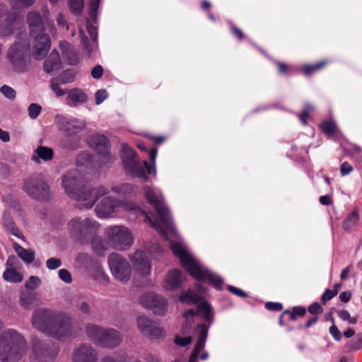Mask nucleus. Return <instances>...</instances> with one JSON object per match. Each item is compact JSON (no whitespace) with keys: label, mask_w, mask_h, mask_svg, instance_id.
<instances>
[{"label":"nucleus","mask_w":362,"mask_h":362,"mask_svg":"<svg viewBox=\"0 0 362 362\" xmlns=\"http://www.w3.org/2000/svg\"><path fill=\"white\" fill-rule=\"evenodd\" d=\"M108 93L105 89L98 90L95 95L96 105L101 104L107 98Z\"/></svg>","instance_id":"obj_54"},{"label":"nucleus","mask_w":362,"mask_h":362,"mask_svg":"<svg viewBox=\"0 0 362 362\" xmlns=\"http://www.w3.org/2000/svg\"><path fill=\"white\" fill-rule=\"evenodd\" d=\"M129 259L136 276L146 277L151 274V262L144 250L141 249L136 250L129 256Z\"/></svg>","instance_id":"obj_12"},{"label":"nucleus","mask_w":362,"mask_h":362,"mask_svg":"<svg viewBox=\"0 0 362 362\" xmlns=\"http://www.w3.org/2000/svg\"><path fill=\"white\" fill-rule=\"evenodd\" d=\"M53 150L47 146H38L34 151L32 156V160L37 163H40L41 160L48 161L53 158Z\"/></svg>","instance_id":"obj_27"},{"label":"nucleus","mask_w":362,"mask_h":362,"mask_svg":"<svg viewBox=\"0 0 362 362\" xmlns=\"http://www.w3.org/2000/svg\"><path fill=\"white\" fill-rule=\"evenodd\" d=\"M336 295L333 293L332 289L328 288H325L324 293L320 296L322 305H325L327 302L334 298Z\"/></svg>","instance_id":"obj_51"},{"label":"nucleus","mask_w":362,"mask_h":362,"mask_svg":"<svg viewBox=\"0 0 362 362\" xmlns=\"http://www.w3.org/2000/svg\"><path fill=\"white\" fill-rule=\"evenodd\" d=\"M120 210L133 213L138 212L145 215L143 209L132 202H125L112 197H104L95 209V214L99 218H107Z\"/></svg>","instance_id":"obj_4"},{"label":"nucleus","mask_w":362,"mask_h":362,"mask_svg":"<svg viewBox=\"0 0 362 362\" xmlns=\"http://www.w3.org/2000/svg\"><path fill=\"white\" fill-rule=\"evenodd\" d=\"M36 300V294L31 293H23L20 297L21 305L25 308H29Z\"/></svg>","instance_id":"obj_38"},{"label":"nucleus","mask_w":362,"mask_h":362,"mask_svg":"<svg viewBox=\"0 0 362 362\" xmlns=\"http://www.w3.org/2000/svg\"><path fill=\"white\" fill-rule=\"evenodd\" d=\"M61 67L62 62L59 54L57 50H53L44 62V70L46 73L49 74L60 69Z\"/></svg>","instance_id":"obj_25"},{"label":"nucleus","mask_w":362,"mask_h":362,"mask_svg":"<svg viewBox=\"0 0 362 362\" xmlns=\"http://www.w3.org/2000/svg\"><path fill=\"white\" fill-rule=\"evenodd\" d=\"M100 6V0H90V18L95 22L97 18V11Z\"/></svg>","instance_id":"obj_45"},{"label":"nucleus","mask_w":362,"mask_h":362,"mask_svg":"<svg viewBox=\"0 0 362 362\" xmlns=\"http://www.w3.org/2000/svg\"><path fill=\"white\" fill-rule=\"evenodd\" d=\"M314 107L310 105H306L301 113L299 115V118L302 124H307V119L308 118L310 113L313 110Z\"/></svg>","instance_id":"obj_52"},{"label":"nucleus","mask_w":362,"mask_h":362,"mask_svg":"<svg viewBox=\"0 0 362 362\" xmlns=\"http://www.w3.org/2000/svg\"><path fill=\"white\" fill-rule=\"evenodd\" d=\"M112 192L120 195H127L134 192V187L129 184L124 183L113 186Z\"/></svg>","instance_id":"obj_39"},{"label":"nucleus","mask_w":362,"mask_h":362,"mask_svg":"<svg viewBox=\"0 0 362 362\" xmlns=\"http://www.w3.org/2000/svg\"><path fill=\"white\" fill-rule=\"evenodd\" d=\"M108 264L115 279L127 283L132 276V267L129 262L117 253H112L108 257Z\"/></svg>","instance_id":"obj_9"},{"label":"nucleus","mask_w":362,"mask_h":362,"mask_svg":"<svg viewBox=\"0 0 362 362\" xmlns=\"http://www.w3.org/2000/svg\"><path fill=\"white\" fill-rule=\"evenodd\" d=\"M41 106L36 103L30 104L28 108L29 117L33 119H36L39 116V115L41 112Z\"/></svg>","instance_id":"obj_44"},{"label":"nucleus","mask_w":362,"mask_h":362,"mask_svg":"<svg viewBox=\"0 0 362 362\" xmlns=\"http://www.w3.org/2000/svg\"><path fill=\"white\" fill-rule=\"evenodd\" d=\"M62 84L61 81L55 77L49 81V87L57 97H62L66 93V90L60 87Z\"/></svg>","instance_id":"obj_40"},{"label":"nucleus","mask_w":362,"mask_h":362,"mask_svg":"<svg viewBox=\"0 0 362 362\" xmlns=\"http://www.w3.org/2000/svg\"><path fill=\"white\" fill-rule=\"evenodd\" d=\"M354 170V168L348 161H344L340 166V174L341 176H346Z\"/></svg>","instance_id":"obj_56"},{"label":"nucleus","mask_w":362,"mask_h":362,"mask_svg":"<svg viewBox=\"0 0 362 362\" xmlns=\"http://www.w3.org/2000/svg\"><path fill=\"white\" fill-rule=\"evenodd\" d=\"M101 362H128V360L126 354L114 353L103 357L101 359Z\"/></svg>","instance_id":"obj_42"},{"label":"nucleus","mask_w":362,"mask_h":362,"mask_svg":"<svg viewBox=\"0 0 362 362\" xmlns=\"http://www.w3.org/2000/svg\"><path fill=\"white\" fill-rule=\"evenodd\" d=\"M191 341H192L191 337H177L175 339V343L181 346H185L187 344H190Z\"/></svg>","instance_id":"obj_59"},{"label":"nucleus","mask_w":362,"mask_h":362,"mask_svg":"<svg viewBox=\"0 0 362 362\" xmlns=\"http://www.w3.org/2000/svg\"><path fill=\"white\" fill-rule=\"evenodd\" d=\"M40 283L41 280L38 276H31L25 286L28 289L35 290L40 286Z\"/></svg>","instance_id":"obj_48"},{"label":"nucleus","mask_w":362,"mask_h":362,"mask_svg":"<svg viewBox=\"0 0 362 362\" xmlns=\"http://www.w3.org/2000/svg\"><path fill=\"white\" fill-rule=\"evenodd\" d=\"M157 148H153L151 149L150 152V158L152 162V165H149L147 161L144 160L143 161V165L146 168L148 173L149 175L153 174V175H156V169L155 166V162L157 156Z\"/></svg>","instance_id":"obj_37"},{"label":"nucleus","mask_w":362,"mask_h":362,"mask_svg":"<svg viewBox=\"0 0 362 362\" xmlns=\"http://www.w3.org/2000/svg\"><path fill=\"white\" fill-rule=\"evenodd\" d=\"M144 194L148 202L153 206L158 214V218L155 221H153L147 214L144 215L145 221L149 222L162 237L170 240L171 250L175 256L179 257L182 266L194 278L200 281H209L217 290H221L223 279L216 274L204 267L189 252L182 243L173 240L174 238H177L176 228L174 227L169 210L164 204L160 190L146 185L144 187ZM134 214L138 216H143L138 211Z\"/></svg>","instance_id":"obj_1"},{"label":"nucleus","mask_w":362,"mask_h":362,"mask_svg":"<svg viewBox=\"0 0 362 362\" xmlns=\"http://www.w3.org/2000/svg\"><path fill=\"white\" fill-rule=\"evenodd\" d=\"M27 21L30 27V35L34 37L35 58L40 59L44 57L51 47V41L48 35L45 34V25L41 15L36 11H30L27 16Z\"/></svg>","instance_id":"obj_3"},{"label":"nucleus","mask_w":362,"mask_h":362,"mask_svg":"<svg viewBox=\"0 0 362 362\" xmlns=\"http://www.w3.org/2000/svg\"><path fill=\"white\" fill-rule=\"evenodd\" d=\"M69 6L73 12L79 13L83 8V0H69Z\"/></svg>","instance_id":"obj_47"},{"label":"nucleus","mask_w":362,"mask_h":362,"mask_svg":"<svg viewBox=\"0 0 362 362\" xmlns=\"http://www.w3.org/2000/svg\"><path fill=\"white\" fill-rule=\"evenodd\" d=\"M13 248L21 259L27 264L33 262L35 259V252L30 249H25L16 243H13Z\"/></svg>","instance_id":"obj_31"},{"label":"nucleus","mask_w":362,"mask_h":362,"mask_svg":"<svg viewBox=\"0 0 362 362\" xmlns=\"http://www.w3.org/2000/svg\"><path fill=\"white\" fill-rule=\"evenodd\" d=\"M88 143L89 146L97 151L98 154L103 156L110 155V143L104 135L99 134H93L88 137Z\"/></svg>","instance_id":"obj_19"},{"label":"nucleus","mask_w":362,"mask_h":362,"mask_svg":"<svg viewBox=\"0 0 362 362\" xmlns=\"http://www.w3.org/2000/svg\"><path fill=\"white\" fill-rule=\"evenodd\" d=\"M198 341L194 346V351L189 358V362H197L199 352L204 348L208 334L209 327L205 325H200L197 328Z\"/></svg>","instance_id":"obj_21"},{"label":"nucleus","mask_w":362,"mask_h":362,"mask_svg":"<svg viewBox=\"0 0 362 362\" xmlns=\"http://www.w3.org/2000/svg\"><path fill=\"white\" fill-rule=\"evenodd\" d=\"M329 118L323 119L318 124V129L325 134L327 140L334 142H339V140H343L351 144L334 119L331 110H329Z\"/></svg>","instance_id":"obj_11"},{"label":"nucleus","mask_w":362,"mask_h":362,"mask_svg":"<svg viewBox=\"0 0 362 362\" xmlns=\"http://www.w3.org/2000/svg\"><path fill=\"white\" fill-rule=\"evenodd\" d=\"M329 334L332 335L333 339L337 341H339L342 338V333L339 329L338 327L336 325L335 322H333V325H332L329 328Z\"/></svg>","instance_id":"obj_50"},{"label":"nucleus","mask_w":362,"mask_h":362,"mask_svg":"<svg viewBox=\"0 0 362 362\" xmlns=\"http://www.w3.org/2000/svg\"><path fill=\"white\" fill-rule=\"evenodd\" d=\"M23 189L31 197L40 201H47L49 198V187L41 174H36L28 178Z\"/></svg>","instance_id":"obj_7"},{"label":"nucleus","mask_w":362,"mask_h":362,"mask_svg":"<svg viewBox=\"0 0 362 362\" xmlns=\"http://www.w3.org/2000/svg\"><path fill=\"white\" fill-rule=\"evenodd\" d=\"M77 308L84 314H89L91 311L89 304L86 301L79 302L77 305Z\"/></svg>","instance_id":"obj_60"},{"label":"nucleus","mask_w":362,"mask_h":362,"mask_svg":"<svg viewBox=\"0 0 362 362\" xmlns=\"http://www.w3.org/2000/svg\"><path fill=\"white\" fill-rule=\"evenodd\" d=\"M77 72L74 69H67L56 77L62 83H70L75 81Z\"/></svg>","instance_id":"obj_35"},{"label":"nucleus","mask_w":362,"mask_h":362,"mask_svg":"<svg viewBox=\"0 0 362 362\" xmlns=\"http://www.w3.org/2000/svg\"><path fill=\"white\" fill-rule=\"evenodd\" d=\"M198 310L203 318L211 324L212 322V318L210 305L206 301H202L198 304ZM209 325H210L206 326L209 327Z\"/></svg>","instance_id":"obj_36"},{"label":"nucleus","mask_w":362,"mask_h":362,"mask_svg":"<svg viewBox=\"0 0 362 362\" xmlns=\"http://www.w3.org/2000/svg\"><path fill=\"white\" fill-rule=\"evenodd\" d=\"M2 223L3 226L13 235L21 239H24L23 235L16 226L14 222L11 219L10 212H4L2 219Z\"/></svg>","instance_id":"obj_29"},{"label":"nucleus","mask_w":362,"mask_h":362,"mask_svg":"<svg viewBox=\"0 0 362 362\" xmlns=\"http://www.w3.org/2000/svg\"><path fill=\"white\" fill-rule=\"evenodd\" d=\"M98 228L99 223L89 218L83 220L75 218L69 223V228L71 233L79 236L95 233Z\"/></svg>","instance_id":"obj_13"},{"label":"nucleus","mask_w":362,"mask_h":362,"mask_svg":"<svg viewBox=\"0 0 362 362\" xmlns=\"http://www.w3.org/2000/svg\"><path fill=\"white\" fill-rule=\"evenodd\" d=\"M91 246L98 255H103L107 250V243L101 237L95 236L92 238Z\"/></svg>","instance_id":"obj_34"},{"label":"nucleus","mask_w":362,"mask_h":362,"mask_svg":"<svg viewBox=\"0 0 362 362\" xmlns=\"http://www.w3.org/2000/svg\"><path fill=\"white\" fill-rule=\"evenodd\" d=\"M103 74V69L100 65H96L91 71V76L93 78L98 79L101 78Z\"/></svg>","instance_id":"obj_58"},{"label":"nucleus","mask_w":362,"mask_h":362,"mask_svg":"<svg viewBox=\"0 0 362 362\" xmlns=\"http://www.w3.org/2000/svg\"><path fill=\"white\" fill-rule=\"evenodd\" d=\"M319 202L323 206H330L333 202L329 194L322 195L318 199Z\"/></svg>","instance_id":"obj_61"},{"label":"nucleus","mask_w":362,"mask_h":362,"mask_svg":"<svg viewBox=\"0 0 362 362\" xmlns=\"http://www.w3.org/2000/svg\"><path fill=\"white\" fill-rule=\"evenodd\" d=\"M2 277L4 281L13 284L20 283L23 279V274L17 269H6Z\"/></svg>","instance_id":"obj_32"},{"label":"nucleus","mask_w":362,"mask_h":362,"mask_svg":"<svg viewBox=\"0 0 362 362\" xmlns=\"http://www.w3.org/2000/svg\"><path fill=\"white\" fill-rule=\"evenodd\" d=\"M20 265L21 262L16 256H8L6 262V269H18Z\"/></svg>","instance_id":"obj_49"},{"label":"nucleus","mask_w":362,"mask_h":362,"mask_svg":"<svg viewBox=\"0 0 362 362\" xmlns=\"http://www.w3.org/2000/svg\"><path fill=\"white\" fill-rule=\"evenodd\" d=\"M105 235L110 245L115 250H127L134 243L131 230L124 226L117 225L107 227Z\"/></svg>","instance_id":"obj_5"},{"label":"nucleus","mask_w":362,"mask_h":362,"mask_svg":"<svg viewBox=\"0 0 362 362\" xmlns=\"http://www.w3.org/2000/svg\"><path fill=\"white\" fill-rule=\"evenodd\" d=\"M59 277L66 284H70L72 281L70 272L65 269H62L59 271Z\"/></svg>","instance_id":"obj_55"},{"label":"nucleus","mask_w":362,"mask_h":362,"mask_svg":"<svg viewBox=\"0 0 362 362\" xmlns=\"http://www.w3.org/2000/svg\"><path fill=\"white\" fill-rule=\"evenodd\" d=\"M198 300L197 295L192 291L182 293L180 296V300L183 303L195 304L198 302Z\"/></svg>","instance_id":"obj_41"},{"label":"nucleus","mask_w":362,"mask_h":362,"mask_svg":"<svg viewBox=\"0 0 362 362\" xmlns=\"http://www.w3.org/2000/svg\"><path fill=\"white\" fill-rule=\"evenodd\" d=\"M105 328L93 324H87L85 331L88 337L95 344L98 345L99 340L104 332Z\"/></svg>","instance_id":"obj_28"},{"label":"nucleus","mask_w":362,"mask_h":362,"mask_svg":"<svg viewBox=\"0 0 362 362\" xmlns=\"http://www.w3.org/2000/svg\"><path fill=\"white\" fill-rule=\"evenodd\" d=\"M196 315L197 313L192 310H189L184 314V317L185 318V326L190 325L194 322Z\"/></svg>","instance_id":"obj_57"},{"label":"nucleus","mask_w":362,"mask_h":362,"mask_svg":"<svg viewBox=\"0 0 362 362\" xmlns=\"http://www.w3.org/2000/svg\"><path fill=\"white\" fill-rule=\"evenodd\" d=\"M59 48L62 51L63 58L69 64H76L78 62V55L74 47L68 42L63 41L60 42Z\"/></svg>","instance_id":"obj_24"},{"label":"nucleus","mask_w":362,"mask_h":362,"mask_svg":"<svg viewBox=\"0 0 362 362\" xmlns=\"http://www.w3.org/2000/svg\"><path fill=\"white\" fill-rule=\"evenodd\" d=\"M121 157L125 171L135 177H144L147 180L144 166L136 156L134 151L127 144H122Z\"/></svg>","instance_id":"obj_8"},{"label":"nucleus","mask_w":362,"mask_h":362,"mask_svg":"<svg viewBox=\"0 0 362 362\" xmlns=\"http://www.w3.org/2000/svg\"><path fill=\"white\" fill-rule=\"evenodd\" d=\"M8 57L17 71H23L25 69L26 61L23 50L20 48V45H14L8 51Z\"/></svg>","instance_id":"obj_20"},{"label":"nucleus","mask_w":362,"mask_h":362,"mask_svg":"<svg viewBox=\"0 0 362 362\" xmlns=\"http://www.w3.org/2000/svg\"><path fill=\"white\" fill-rule=\"evenodd\" d=\"M72 359L74 362H97L98 354L91 345L83 344L74 351Z\"/></svg>","instance_id":"obj_16"},{"label":"nucleus","mask_w":362,"mask_h":362,"mask_svg":"<svg viewBox=\"0 0 362 362\" xmlns=\"http://www.w3.org/2000/svg\"><path fill=\"white\" fill-rule=\"evenodd\" d=\"M352 294L349 291H345L340 293L339 298L343 303H347L350 301Z\"/></svg>","instance_id":"obj_62"},{"label":"nucleus","mask_w":362,"mask_h":362,"mask_svg":"<svg viewBox=\"0 0 362 362\" xmlns=\"http://www.w3.org/2000/svg\"><path fill=\"white\" fill-rule=\"evenodd\" d=\"M228 289L232 293H233L238 296H240V297L245 298L247 296L245 291H243V290H241L238 288L234 287L233 286H228Z\"/></svg>","instance_id":"obj_63"},{"label":"nucleus","mask_w":362,"mask_h":362,"mask_svg":"<svg viewBox=\"0 0 362 362\" xmlns=\"http://www.w3.org/2000/svg\"><path fill=\"white\" fill-rule=\"evenodd\" d=\"M265 307L267 310L274 311H280L283 308V306L281 303L272 302L267 303Z\"/></svg>","instance_id":"obj_64"},{"label":"nucleus","mask_w":362,"mask_h":362,"mask_svg":"<svg viewBox=\"0 0 362 362\" xmlns=\"http://www.w3.org/2000/svg\"><path fill=\"white\" fill-rule=\"evenodd\" d=\"M55 122L59 128L69 134H74L81 132L85 127L83 122L76 119H69L62 116H57Z\"/></svg>","instance_id":"obj_18"},{"label":"nucleus","mask_w":362,"mask_h":362,"mask_svg":"<svg viewBox=\"0 0 362 362\" xmlns=\"http://www.w3.org/2000/svg\"><path fill=\"white\" fill-rule=\"evenodd\" d=\"M57 353V349L52 343L37 339L33 341L32 358L34 362H51Z\"/></svg>","instance_id":"obj_10"},{"label":"nucleus","mask_w":362,"mask_h":362,"mask_svg":"<svg viewBox=\"0 0 362 362\" xmlns=\"http://www.w3.org/2000/svg\"><path fill=\"white\" fill-rule=\"evenodd\" d=\"M31 322L36 329L59 340L69 339L74 334L71 317L50 308L36 309L32 315Z\"/></svg>","instance_id":"obj_2"},{"label":"nucleus","mask_w":362,"mask_h":362,"mask_svg":"<svg viewBox=\"0 0 362 362\" xmlns=\"http://www.w3.org/2000/svg\"><path fill=\"white\" fill-rule=\"evenodd\" d=\"M137 326L144 335L151 339H156L162 335V329L146 317L139 316L137 318Z\"/></svg>","instance_id":"obj_15"},{"label":"nucleus","mask_w":362,"mask_h":362,"mask_svg":"<svg viewBox=\"0 0 362 362\" xmlns=\"http://www.w3.org/2000/svg\"><path fill=\"white\" fill-rule=\"evenodd\" d=\"M182 279V272L178 269H173L166 274L164 280V287L166 290H175L181 286Z\"/></svg>","instance_id":"obj_23"},{"label":"nucleus","mask_w":362,"mask_h":362,"mask_svg":"<svg viewBox=\"0 0 362 362\" xmlns=\"http://www.w3.org/2000/svg\"><path fill=\"white\" fill-rule=\"evenodd\" d=\"M362 349V333L357 334V339L349 340L344 347L345 353L349 354Z\"/></svg>","instance_id":"obj_33"},{"label":"nucleus","mask_w":362,"mask_h":362,"mask_svg":"<svg viewBox=\"0 0 362 362\" xmlns=\"http://www.w3.org/2000/svg\"><path fill=\"white\" fill-rule=\"evenodd\" d=\"M0 93L7 99L10 100H15L16 97V90L8 85H3L0 88Z\"/></svg>","instance_id":"obj_43"},{"label":"nucleus","mask_w":362,"mask_h":362,"mask_svg":"<svg viewBox=\"0 0 362 362\" xmlns=\"http://www.w3.org/2000/svg\"><path fill=\"white\" fill-rule=\"evenodd\" d=\"M87 100V95L80 88H74L67 92L66 101L70 107H76L78 104L86 103Z\"/></svg>","instance_id":"obj_22"},{"label":"nucleus","mask_w":362,"mask_h":362,"mask_svg":"<svg viewBox=\"0 0 362 362\" xmlns=\"http://www.w3.org/2000/svg\"><path fill=\"white\" fill-rule=\"evenodd\" d=\"M62 265V261L58 258H49L46 262V266L49 269L53 270L59 268Z\"/></svg>","instance_id":"obj_53"},{"label":"nucleus","mask_w":362,"mask_h":362,"mask_svg":"<svg viewBox=\"0 0 362 362\" xmlns=\"http://www.w3.org/2000/svg\"><path fill=\"white\" fill-rule=\"evenodd\" d=\"M140 300L143 306L152 310L156 315H163L166 312L165 300L157 294L153 293L144 294Z\"/></svg>","instance_id":"obj_14"},{"label":"nucleus","mask_w":362,"mask_h":362,"mask_svg":"<svg viewBox=\"0 0 362 362\" xmlns=\"http://www.w3.org/2000/svg\"><path fill=\"white\" fill-rule=\"evenodd\" d=\"M62 185L66 193L71 197V194L79 189L77 188L78 185L76 173H69L66 175L63 178Z\"/></svg>","instance_id":"obj_26"},{"label":"nucleus","mask_w":362,"mask_h":362,"mask_svg":"<svg viewBox=\"0 0 362 362\" xmlns=\"http://www.w3.org/2000/svg\"><path fill=\"white\" fill-rule=\"evenodd\" d=\"M305 312V308L303 307H294L292 312L286 311L284 314L288 313L291 320H296L297 316H303Z\"/></svg>","instance_id":"obj_46"},{"label":"nucleus","mask_w":362,"mask_h":362,"mask_svg":"<svg viewBox=\"0 0 362 362\" xmlns=\"http://www.w3.org/2000/svg\"><path fill=\"white\" fill-rule=\"evenodd\" d=\"M122 340V334L118 331L114 329H105L98 346L112 349L118 346Z\"/></svg>","instance_id":"obj_17"},{"label":"nucleus","mask_w":362,"mask_h":362,"mask_svg":"<svg viewBox=\"0 0 362 362\" xmlns=\"http://www.w3.org/2000/svg\"><path fill=\"white\" fill-rule=\"evenodd\" d=\"M359 221V214L357 209H354L344 218L342 223V227L346 233H350L352 228L355 226Z\"/></svg>","instance_id":"obj_30"},{"label":"nucleus","mask_w":362,"mask_h":362,"mask_svg":"<svg viewBox=\"0 0 362 362\" xmlns=\"http://www.w3.org/2000/svg\"><path fill=\"white\" fill-rule=\"evenodd\" d=\"M108 192L109 189L104 186L96 188L84 186L72 194L71 198L78 202L79 208L90 209L100 197L106 195Z\"/></svg>","instance_id":"obj_6"}]
</instances>
